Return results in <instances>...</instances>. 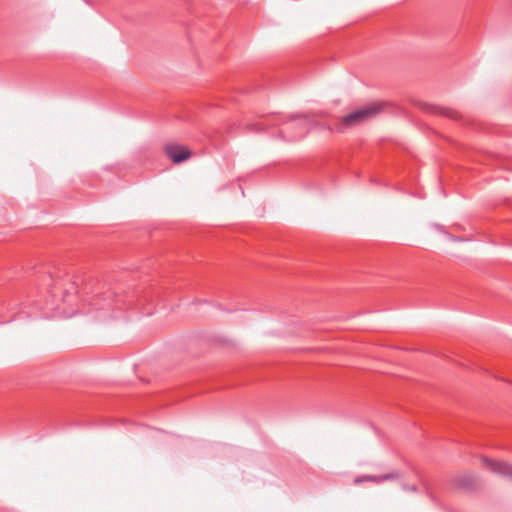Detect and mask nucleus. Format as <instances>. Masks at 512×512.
Instances as JSON below:
<instances>
[{"label": "nucleus", "mask_w": 512, "mask_h": 512, "mask_svg": "<svg viewBox=\"0 0 512 512\" xmlns=\"http://www.w3.org/2000/svg\"><path fill=\"white\" fill-rule=\"evenodd\" d=\"M267 125L280 126L279 136L285 141H297L302 139L310 130L312 120L304 115H272L265 122L257 123L258 129Z\"/></svg>", "instance_id": "f257e3e1"}, {"label": "nucleus", "mask_w": 512, "mask_h": 512, "mask_svg": "<svg viewBox=\"0 0 512 512\" xmlns=\"http://www.w3.org/2000/svg\"><path fill=\"white\" fill-rule=\"evenodd\" d=\"M93 305L97 308V309H103V308H106V307H112V300L110 298V294L109 295H106L104 297H102L101 299H99V302H94Z\"/></svg>", "instance_id": "0eeeda50"}, {"label": "nucleus", "mask_w": 512, "mask_h": 512, "mask_svg": "<svg viewBox=\"0 0 512 512\" xmlns=\"http://www.w3.org/2000/svg\"><path fill=\"white\" fill-rule=\"evenodd\" d=\"M50 292L54 298H59L64 303L71 304L78 294V286L68 276L57 277L51 286Z\"/></svg>", "instance_id": "f03ea898"}, {"label": "nucleus", "mask_w": 512, "mask_h": 512, "mask_svg": "<svg viewBox=\"0 0 512 512\" xmlns=\"http://www.w3.org/2000/svg\"><path fill=\"white\" fill-rule=\"evenodd\" d=\"M482 462L486 468L494 473L512 478V466L499 461H493L489 458L483 457Z\"/></svg>", "instance_id": "39448f33"}, {"label": "nucleus", "mask_w": 512, "mask_h": 512, "mask_svg": "<svg viewBox=\"0 0 512 512\" xmlns=\"http://www.w3.org/2000/svg\"><path fill=\"white\" fill-rule=\"evenodd\" d=\"M96 298H97V301H96V302H99V299H100V298H99V295H96Z\"/></svg>", "instance_id": "1a4fd4ad"}, {"label": "nucleus", "mask_w": 512, "mask_h": 512, "mask_svg": "<svg viewBox=\"0 0 512 512\" xmlns=\"http://www.w3.org/2000/svg\"><path fill=\"white\" fill-rule=\"evenodd\" d=\"M164 151L173 163H182L191 157L189 149L183 145L169 143L165 145Z\"/></svg>", "instance_id": "20e7f679"}, {"label": "nucleus", "mask_w": 512, "mask_h": 512, "mask_svg": "<svg viewBox=\"0 0 512 512\" xmlns=\"http://www.w3.org/2000/svg\"><path fill=\"white\" fill-rule=\"evenodd\" d=\"M380 111L379 105H369L367 107L358 109L345 117H343L341 125L346 127H352L355 126L370 117L376 115Z\"/></svg>", "instance_id": "7ed1b4c3"}, {"label": "nucleus", "mask_w": 512, "mask_h": 512, "mask_svg": "<svg viewBox=\"0 0 512 512\" xmlns=\"http://www.w3.org/2000/svg\"><path fill=\"white\" fill-rule=\"evenodd\" d=\"M443 113H444L446 116H448V117H450V118H452V119H457V118H458V116H459V114H458V112H457V111L452 110V109H449V108H445V109H443Z\"/></svg>", "instance_id": "6e6552de"}, {"label": "nucleus", "mask_w": 512, "mask_h": 512, "mask_svg": "<svg viewBox=\"0 0 512 512\" xmlns=\"http://www.w3.org/2000/svg\"><path fill=\"white\" fill-rule=\"evenodd\" d=\"M397 478H399V474L397 472H392V473H388V474H384V475H380V476L364 475V476L358 477L355 480V483H360L363 481H372V482H376V483H381L386 480H392V479H397Z\"/></svg>", "instance_id": "423d86ee"}]
</instances>
